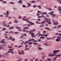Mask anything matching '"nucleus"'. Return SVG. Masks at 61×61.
<instances>
[{"mask_svg": "<svg viewBox=\"0 0 61 61\" xmlns=\"http://www.w3.org/2000/svg\"><path fill=\"white\" fill-rule=\"evenodd\" d=\"M59 52V50H55L53 51V54H56Z\"/></svg>", "mask_w": 61, "mask_h": 61, "instance_id": "obj_1", "label": "nucleus"}, {"mask_svg": "<svg viewBox=\"0 0 61 61\" xmlns=\"http://www.w3.org/2000/svg\"><path fill=\"white\" fill-rule=\"evenodd\" d=\"M59 23L58 22H55L53 23V25H58Z\"/></svg>", "mask_w": 61, "mask_h": 61, "instance_id": "obj_2", "label": "nucleus"}, {"mask_svg": "<svg viewBox=\"0 0 61 61\" xmlns=\"http://www.w3.org/2000/svg\"><path fill=\"white\" fill-rule=\"evenodd\" d=\"M53 13H54V12H51L49 13V14L50 15H53V14H54Z\"/></svg>", "mask_w": 61, "mask_h": 61, "instance_id": "obj_3", "label": "nucleus"}, {"mask_svg": "<svg viewBox=\"0 0 61 61\" xmlns=\"http://www.w3.org/2000/svg\"><path fill=\"white\" fill-rule=\"evenodd\" d=\"M38 49L39 50H41L43 49V48H42L39 47L38 48Z\"/></svg>", "mask_w": 61, "mask_h": 61, "instance_id": "obj_4", "label": "nucleus"}, {"mask_svg": "<svg viewBox=\"0 0 61 61\" xmlns=\"http://www.w3.org/2000/svg\"><path fill=\"white\" fill-rule=\"evenodd\" d=\"M9 38H8L7 39V40H12V38H13V37H11V36H10L9 37Z\"/></svg>", "mask_w": 61, "mask_h": 61, "instance_id": "obj_5", "label": "nucleus"}, {"mask_svg": "<svg viewBox=\"0 0 61 61\" xmlns=\"http://www.w3.org/2000/svg\"><path fill=\"white\" fill-rule=\"evenodd\" d=\"M29 23L30 24V25H35V24L34 23H31V22L30 21Z\"/></svg>", "mask_w": 61, "mask_h": 61, "instance_id": "obj_6", "label": "nucleus"}, {"mask_svg": "<svg viewBox=\"0 0 61 61\" xmlns=\"http://www.w3.org/2000/svg\"><path fill=\"white\" fill-rule=\"evenodd\" d=\"M45 21H43L42 22L41 24H45Z\"/></svg>", "mask_w": 61, "mask_h": 61, "instance_id": "obj_7", "label": "nucleus"}, {"mask_svg": "<svg viewBox=\"0 0 61 61\" xmlns=\"http://www.w3.org/2000/svg\"><path fill=\"white\" fill-rule=\"evenodd\" d=\"M61 56V54H59L58 55H56V56H58V57H60Z\"/></svg>", "mask_w": 61, "mask_h": 61, "instance_id": "obj_8", "label": "nucleus"}, {"mask_svg": "<svg viewBox=\"0 0 61 61\" xmlns=\"http://www.w3.org/2000/svg\"><path fill=\"white\" fill-rule=\"evenodd\" d=\"M28 4V5L29 7L31 6V4L28 3H27Z\"/></svg>", "mask_w": 61, "mask_h": 61, "instance_id": "obj_9", "label": "nucleus"}, {"mask_svg": "<svg viewBox=\"0 0 61 61\" xmlns=\"http://www.w3.org/2000/svg\"><path fill=\"white\" fill-rule=\"evenodd\" d=\"M37 7H38L39 9H41L42 8H41V7L39 5H38L37 6Z\"/></svg>", "mask_w": 61, "mask_h": 61, "instance_id": "obj_10", "label": "nucleus"}, {"mask_svg": "<svg viewBox=\"0 0 61 61\" xmlns=\"http://www.w3.org/2000/svg\"><path fill=\"white\" fill-rule=\"evenodd\" d=\"M49 56H53V55L52 54H49Z\"/></svg>", "mask_w": 61, "mask_h": 61, "instance_id": "obj_11", "label": "nucleus"}, {"mask_svg": "<svg viewBox=\"0 0 61 61\" xmlns=\"http://www.w3.org/2000/svg\"><path fill=\"white\" fill-rule=\"evenodd\" d=\"M22 36H26V34L25 33L24 35H22Z\"/></svg>", "mask_w": 61, "mask_h": 61, "instance_id": "obj_12", "label": "nucleus"}, {"mask_svg": "<svg viewBox=\"0 0 61 61\" xmlns=\"http://www.w3.org/2000/svg\"><path fill=\"white\" fill-rule=\"evenodd\" d=\"M23 28H24V29H29V28L27 27H24Z\"/></svg>", "mask_w": 61, "mask_h": 61, "instance_id": "obj_13", "label": "nucleus"}, {"mask_svg": "<svg viewBox=\"0 0 61 61\" xmlns=\"http://www.w3.org/2000/svg\"><path fill=\"white\" fill-rule=\"evenodd\" d=\"M28 45H31L32 44V42H29L28 43Z\"/></svg>", "mask_w": 61, "mask_h": 61, "instance_id": "obj_14", "label": "nucleus"}, {"mask_svg": "<svg viewBox=\"0 0 61 61\" xmlns=\"http://www.w3.org/2000/svg\"><path fill=\"white\" fill-rule=\"evenodd\" d=\"M61 41V40H60V39H56V41L57 42H58V41Z\"/></svg>", "mask_w": 61, "mask_h": 61, "instance_id": "obj_15", "label": "nucleus"}, {"mask_svg": "<svg viewBox=\"0 0 61 61\" xmlns=\"http://www.w3.org/2000/svg\"><path fill=\"white\" fill-rule=\"evenodd\" d=\"M45 38V37H40L41 39H44V38Z\"/></svg>", "mask_w": 61, "mask_h": 61, "instance_id": "obj_16", "label": "nucleus"}, {"mask_svg": "<svg viewBox=\"0 0 61 61\" xmlns=\"http://www.w3.org/2000/svg\"><path fill=\"white\" fill-rule=\"evenodd\" d=\"M45 26L44 25H41L40 26V27H43Z\"/></svg>", "mask_w": 61, "mask_h": 61, "instance_id": "obj_17", "label": "nucleus"}, {"mask_svg": "<svg viewBox=\"0 0 61 61\" xmlns=\"http://www.w3.org/2000/svg\"><path fill=\"white\" fill-rule=\"evenodd\" d=\"M47 60H48L49 61H51V59L48 58V59H47Z\"/></svg>", "mask_w": 61, "mask_h": 61, "instance_id": "obj_18", "label": "nucleus"}, {"mask_svg": "<svg viewBox=\"0 0 61 61\" xmlns=\"http://www.w3.org/2000/svg\"><path fill=\"white\" fill-rule=\"evenodd\" d=\"M13 33V31H10L9 32V34H10V33Z\"/></svg>", "mask_w": 61, "mask_h": 61, "instance_id": "obj_19", "label": "nucleus"}, {"mask_svg": "<svg viewBox=\"0 0 61 61\" xmlns=\"http://www.w3.org/2000/svg\"><path fill=\"white\" fill-rule=\"evenodd\" d=\"M2 2L4 4H6V3H7V2L5 1H3Z\"/></svg>", "mask_w": 61, "mask_h": 61, "instance_id": "obj_20", "label": "nucleus"}, {"mask_svg": "<svg viewBox=\"0 0 61 61\" xmlns=\"http://www.w3.org/2000/svg\"><path fill=\"white\" fill-rule=\"evenodd\" d=\"M5 41V40H2L1 41H0V43H2V42L3 41Z\"/></svg>", "mask_w": 61, "mask_h": 61, "instance_id": "obj_21", "label": "nucleus"}, {"mask_svg": "<svg viewBox=\"0 0 61 61\" xmlns=\"http://www.w3.org/2000/svg\"><path fill=\"white\" fill-rule=\"evenodd\" d=\"M30 25H31V24H28L27 25V26H28V27H29V26H30Z\"/></svg>", "mask_w": 61, "mask_h": 61, "instance_id": "obj_22", "label": "nucleus"}, {"mask_svg": "<svg viewBox=\"0 0 61 61\" xmlns=\"http://www.w3.org/2000/svg\"><path fill=\"white\" fill-rule=\"evenodd\" d=\"M33 45H38V44L36 42H34L33 43Z\"/></svg>", "mask_w": 61, "mask_h": 61, "instance_id": "obj_23", "label": "nucleus"}, {"mask_svg": "<svg viewBox=\"0 0 61 61\" xmlns=\"http://www.w3.org/2000/svg\"><path fill=\"white\" fill-rule=\"evenodd\" d=\"M23 20H24V21H28V19H23Z\"/></svg>", "mask_w": 61, "mask_h": 61, "instance_id": "obj_24", "label": "nucleus"}, {"mask_svg": "<svg viewBox=\"0 0 61 61\" xmlns=\"http://www.w3.org/2000/svg\"><path fill=\"white\" fill-rule=\"evenodd\" d=\"M53 61H55L56 60V58H53Z\"/></svg>", "mask_w": 61, "mask_h": 61, "instance_id": "obj_25", "label": "nucleus"}, {"mask_svg": "<svg viewBox=\"0 0 61 61\" xmlns=\"http://www.w3.org/2000/svg\"><path fill=\"white\" fill-rule=\"evenodd\" d=\"M42 13L43 14H44V15H46V14H47V13L46 12H43Z\"/></svg>", "mask_w": 61, "mask_h": 61, "instance_id": "obj_26", "label": "nucleus"}, {"mask_svg": "<svg viewBox=\"0 0 61 61\" xmlns=\"http://www.w3.org/2000/svg\"><path fill=\"white\" fill-rule=\"evenodd\" d=\"M52 39V38H47V40H49V39Z\"/></svg>", "mask_w": 61, "mask_h": 61, "instance_id": "obj_27", "label": "nucleus"}, {"mask_svg": "<svg viewBox=\"0 0 61 61\" xmlns=\"http://www.w3.org/2000/svg\"><path fill=\"white\" fill-rule=\"evenodd\" d=\"M31 2L32 3H34L35 2V0H32L31 1Z\"/></svg>", "mask_w": 61, "mask_h": 61, "instance_id": "obj_28", "label": "nucleus"}, {"mask_svg": "<svg viewBox=\"0 0 61 61\" xmlns=\"http://www.w3.org/2000/svg\"><path fill=\"white\" fill-rule=\"evenodd\" d=\"M25 50H29V48H26L25 49Z\"/></svg>", "mask_w": 61, "mask_h": 61, "instance_id": "obj_29", "label": "nucleus"}, {"mask_svg": "<svg viewBox=\"0 0 61 61\" xmlns=\"http://www.w3.org/2000/svg\"><path fill=\"white\" fill-rule=\"evenodd\" d=\"M4 41H2V44H5V42Z\"/></svg>", "mask_w": 61, "mask_h": 61, "instance_id": "obj_30", "label": "nucleus"}, {"mask_svg": "<svg viewBox=\"0 0 61 61\" xmlns=\"http://www.w3.org/2000/svg\"><path fill=\"white\" fill-rule=\"evenodd\" d=\"M3 25L4 26H6V25H7L6 24H4Z\"/></svg>", "mask_w": 61, "mask_h": 61, "instance_id": "obj_31", "label": "nucleus"}, {"mask_svg": "<svg viewBox=\"0 0 61 61\" xmlns=\"http://www.w3.org/2000/svg\"><path fill=\"white\" fill-rule=\"evenodd\" d=\"M57 38H58L59 39H60L61 38H60V37L59 36V37H57Z\"/></svg>", "mask_w": 61, "mask_h": 61, "instance_id": "obj_32", "label": "nucleus"}, {"mask_svg": "<svg viewBox=\"0 0 61 61\" xmlns=\"http://www.w3.org/2000/svg\"><path fill=\"white\" fill-rule=\"evenodd\" d=\"M27 43H28V41H26L24 42V44H27Z\"/></svg>", "mask_w": 61, "mask_h": 61, "instance_id": "obj_33", "label": "nucleus"}, {"mask_svg": "<svg viewBox=\"0 0 61 61\" xmlns=\"http://www.w3.org/2000/svg\"><path fill=\"white\" fill-rule=\"evenodd\" d=\"M45 29H47V30H48L49 29V28L48 27H46V28H45Z\"/></svg>", "mask_w": 61, "mask_h": 61, "instance_id": "obj_34", "label": "nucleus"}, {"mask_svg": "<svg viewBox=\"0 0 61 61\" xmlns=\"http://www.w3.org/2000/svg\"><path fill=\"white\" fill-rule=\"evenodd\" d=\"M6 29L5 28H4L2 29V31H4V30H5Z\"/></svg>", "mask_w": 61, "mask_h": 61, "instance_id": "obj_35", "label": "nucleus"}, {"mask_svg": "<svg viewBox=\"0 0 61 61\" xmlns=\"http://www.w3.org/2000/svg\"><path fill=\"white\" fill-rule=\"evenodd\" d=\"M41 41V40L40 39H38V42H40Z\"/></svg>", "mask_w": 61, "mask_h": 61, "instance_id": "obj_36", "label": "nucleus"}, {"mask_svg": "<svg viewBox=\"0 0 61 61\" xmlns=\"http://www.w3.org/2000/svg\"><path fill=\"white\" fill-rule=\"evenodd\" d=\"M25 47H26V48H27V47L28 46L27 45V44L25 45Z\"/></svg>", "mask_w": 61, "mask_h": 61, "instance_id": "obj_37", "label": "nucleus"}, {"mask_svg": "<svg viewBox=\"0 0 61 61\" xmlns=\"http://www.w3.org/2000/svg\"><path fill=\"white\" fill-rule=\"evenodd\" d=\"M18 32H15V34H18Z\"/></svg>", "mask_w": 61, "mask_h": 61, "instance_id": "obj_38", "label": "nucleus"}, {"mask_svg": "<svg viewBox=\"0 0 61 61\" xmlns=\"http://www.w3.org/2000/svg\"><path fill=\"white\" fill-rule=\"evenodd\" d=\"M36 7V5H35L33 6V7H34V8Z\"/></svg>", "mask_w": 61, "mask_h": 61, "instance_id": "obj_39", "label": "nucleus"}, {"mask_svg": "<svg viewBox=\"0 0 61 61\" xmlns=\"http://www.w3.org/2000/svg\"><path fill=\"white\" fill-rule=\"evenodd\" d=\"M30 40H31V41H34V40H35L34 39L32 38V39H30Z\"/></svg>", "mask_w": 61, "mask_h": 61, "instance_id": "obj_40", "label": "nucleus"}, {"mask_svg": "<svg viewBox=\"0 0 61 61\" xmlns=\"http://www.w3.org/2000/svg\"><path fill=\"white\" fill-rule=\"evenodd\" d=\"M58 28H59L60 27H61V25H59L58 26Z\"/></svg>", "mask_w": 61, "mask_h": 61, "instance_id": "obj_41", "label": "nucleus"}, {"mask_svg": "<svg viewBox=\"0 0 61 61\" xmlns=\"http://www.w3.org/2000/svg\"><path fill=\"white\" fill-rule=\"evenodd\" d=\"M34 33H32L31 34V35L32 36H34Z\"/></svg>", "mask_w": 61, "mask_h": 61, "instance_id": "obj_42", "label": "nucleus"}, {"mask_svg": "<svg viewBox=\"0 0 61 61\" xmlns=\"http://www.w3.org/2000/svg\"><path fill=\"white\" fill-rule=\"evenodd\" d=\"M25 30V29H23V32H26V30Z\"/></svg>", "mask_w": 61, "mask_h": 61, "instance_id": "obj_43", "label": "nucleus"}, {"mask_svg": "<svg viewBox=\"0 0 61 61\" xmlns=\"http://www.w3.org/2000/svg\"><path fill=\"white\" fill-rule=\"evenodd\" d=\"M34 37L35 38V37H36V36H35V35H33V36H32V38H33V37Z\"/></svg>", "mask_w": 61, "mask_h": 61, "instance_id": "obj_44", "label": "nucleus"}, {"mask_svg": "<svg viewBox=\"0 0 61 61\" xmlns=\"http://www.w3.org/2000/svg\"><path fill=\"white\" fill-rule=\"evenodd\" d=\"M28 42H31V39L30 40H28Z\"/></svg>", "mask_w": 61, "mask_h": 61, "instance_id": "obj_45", "label": "nucleus"}, {"mask_svg": "<svg viewBox=\"0 0 61 61\" xmlns=\"http://www.w3.org/2000/svg\"><path fill=\"white\" fill-rule=\"evenodd\" d=\"M58 10L59 11H61V9H60V8H59V9H58Z\"/></svg>", "mask_w": 61, "mask_h": 61, "instance_id": "obj_46", "label": "nucleus"}, {"mask_svg": "<svg viewBox=\"0 0 61 61\" xmlns=\"http://www.w3.org/2000/svg\"><path fill=\"white\" fill-rule=\"evenodd\" d=\"M57 0L58 2H61V0Z\"/></svg>", "mask_w": 61, "mask_h": 61, "instance_id": "obj_47", "label": "nucleus"}, {"mask_svg": "<svg viewBox=\"0 0 61 61\" xmlns=\"http://www.w3.org/2000/svg\"><path fill=\"white\" fill-rule=\"evenodd\" d=\"M24 61H27V59H24Z\"/></svg>", "mask_w": 61, "mask_h": 61, "instance_id": "obj_48", "label": "nucleus"}, {"mask_svg": "<svg viewBox=\"0 0 61 61\" xmlns=\"http://www.w3.org/2000/svg\"><path fill=\"white\" fill-rule=\"evenodd\" d=\"M12 41H15V39L14 38L12 39Z\"/></svg>", "mask_w": 61, "mask_h": 61, "instance_id": "obj_49", "label": "nucleus"}, {"mask_svg": "<svg viewBox=\"0 0 61 61\" xmlns=\"http://www.w3.org/2000/svg\"><path fill=\"white\" fill-rule=\"evenodd\" d=\"M45 53L44 52H42V55H45Z\"/></svg>", "mask_w": 61, "mask_h": 61, "instance_id": "obj_50", "label": "nucleus"}, {"mask_svg": "<svg viewBox=\"0 0 61 61\" xmlns=\"http://www.w3.org/2000/svg\"><path fill=\"white\" fill-rule=\"evenodd\" d=\"M14 22H15V23H17L18 21L17 20H15Z\"/></svg>", "mask_w": 61, "mask_h": 61, "instance_id": "obj_51", "label": "nucleus"}, {"mask_svg": "<svg viewBox=\"0 0 61 61\" xmlns=\"http://www.w3.org/2000/svg\"><path fill=\"white\" fill-rule=\"evenodd\" d=\"M46 33V31H44L43 32V33Z\"/></svg>", "mask_w": 61, "mask_h": 61, "instance_id": "obj_52", "label": "nucleus"}, {"mask_svg": "<svg viewBox=\"0 0 61 61\" xmlns=\"http://www.w3.org/2000/svg\"><path fill=\"white\" fill-rule=\"evenodd\" d=\"M37 15V16H39V15H40V14H39L38 13H37L36 14Z\"/></svg>", "mask_w": 61, "mask_h": 61, "instance_id": "obj_53", "label": "nucleus"}, {"mask_svg": "<svg viewBox=\"0 0 61 61\" xmlns=\"http://www.w3.org/2000/svg\"><path fill=\"white\" fill-rule=\"evenodd\" d=\"M7 14L6 15H8L9 14V13H8V11H7Z\"/></svg>", "mask_w": 61, "mask_h": 61, "instance_id": "obj_54", "label": "nucleus"}, {"mask_svg": "<svg viewBox=\"0 0 61 61\" xmlns=\"http://www.w3.org/2000/svg\"><path fill=\"white\" fill-rule=\"evenodd\" d=\"M8 48H12V47H10L9 46H8Z\"/></svg>", "mask_w": 61, "mask_h": 61, "instance_id": "obj_55", "label": "nucleus"}, {"mask_svg": "<svg viewBox=\"0 0 61 61\" xmlns=\"http://www.w3.org/2000/svg\"><path fill=\"white\" fill-rule=\"evenodd\" d=\"M19 31H20V32H22V30H21V29H19Z\"/></svg>", "mask_w": 61, "mask_h": 61, "instance_id": "obj_56", "label": "nucleus"}, {"mask_svg": "<svg viewBox=\"0 0 61 61\" xmlns=\"http://www.w3.org/2000/svg\"><path fill=\"white\" fill-rule=\"evenodd\" d=\"M53 15V16H56V14H53V15Z\"/></svg>", "mask_w": 61, "mask_h": 61, "instance_id": "obj_57", "label": "nucleus"}, {"mask_svg": "<svg viewBox=\"0 0 61 61\" xmlns=\"http://www.w3.org/2000/svg\"><path fill=\"white\" fill-rule=\"evenodd\" d=\"M41 12V11H38L37 12L38 13H40Z\"/></svg>", "mask_w": 61, "mask_h": 61, "instance_id": "obj_58", "label": "nucleus"}, {"mask_svg": "<svg viewBox=\"0 0 61 61\" xmlns=\"http://www.w3.org/2000/svg\"><path fill=\"white\" fill-rule=\"evenodd\" d=\"M36 23L37 24H39V22L38 21H36Z\"/></svg>", "mask_w": 61, "mask_h": 61, "instance_id": "obj_59", "label": "nucleus"}, {"mask_svg": "<svg viewBox=\"0 0 61 61\" xmlns=\"http://www.w3.org/2000/svg\"><path fill=\"white\" fill-rule=\"evenodd\" d=\"M10 26V25H6V27H9Z\"/></svg>", "mask_w": 61, "mask_h": 61, "instance_id": "obj_60", "label": "nucleus"}, {"mask_svg": "<svg viewBox=\"0 0 61 61\" xmlns=\"http://www.w3.org/2000/svg\"><path fill=\"white\" fill-rule=\"evenodd\" d=\"M34 42H37V40H34Z\"/></svg>", "mask_w": 61, "mask_h": 61, "instance_id": "obj_61", "label": "nucleus"}, {"mask_svg": "<svg viewBox=\"0 0 61 61\" xmlns=\"http://www.w3.org/2000/svg\"><path fill=\"white\" fill-rule=\"evenodd\" d=\"M18 18H19L21 19V16H20L18 17Z\"/></svg>", "mask_w": 61, "mask_h": 61, "instance_id": "obj_62", "label": "nucleus"}, {"mask_svg": "<svg viewBox=\"0 0 61 61\" xmlns=\"http://www.w3.org/2000/svg\"><path fill=\"white\" fill-rule=\"evenodd\" d=\"M57 28L56 26H55V27H53V29H54V28Z\"/></svg>", "mask_w": 61, "mask_h": 61, "instance_id": "obj_63", "label": "nucleus"}, {"mask_svg": "<svg viewBox=\"0 0 61 61\" xmlns=\"http://www.w3.org/2000/svg\"><path fill=\"white\" fill-rule=\"evenodd\" d=\"M5 38H8V37L7 36H5Z\"/></svg>", "mask_w": 61, "mask_h": 61, "instance_id": "obj_64", "label": "nucleus"}]
</instances>
